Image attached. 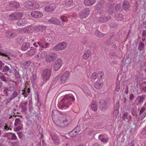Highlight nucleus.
Instances as JSON below:
<instances>
[{"instance_id": "nucleus-61", "label": "nucleus", "mask_w": 146, "mask_h": 146, "mask_svg": "<svg viewBox=\"0 0 146 146\" xmlns=\"http://www.w3.org/2000/svg\"><path fill=\"white\" fill-rule=\"evenodd\" d=\"M92 146H101L98 143H95Z\"/></svg>"}, {"instance_id": "nucleus-62", "label": "nucleus", "mask_w": 146, "mask_h": 146, "mask_svg": "<svg viewBox=\"0 0 146 146\" xmlns=\"http://www.w3.org/2000/svg\"><path fill=\"white\" fill-rule=\"evenodd\" d=\"M120 5L119 4H118L116 5V9H117V8L118 9H119V7L120 8Z\"/></svg>"}, {"instance_id": "nucleus-52", "label": "nucleus", "mask_w": 146, "mask_h": 146, "mask_svg": "<svg viewBox=\"0 0 146 146\" xmlns=\"http://www.w3.org/2000/svg\"><path fill=\"white\" fill-rule=\"evenodd\" d=\"M0 79L3 82H6V79L3 76H0Z\"/></svg>"}, {"instance_id": "nucleus-46", "label": "nucleus", "mask_w": 146, "mask_h": 146, "mask_svg": "<svg viewBox=\"0 0 146 146\" xmlns=\"http://www.w3.org/2000/svg\"><path fill=\"white\" fill-rule=\"evenodd\" d=\"M66 3H67V5H71L73 4V1L72 0H68L66 1Z\"/></svg>"}, {"instance_id": "nucleus-63", "label": "nucleus", "mask_w": 146, "mask_h": 146, "mask_svg": "<svg viewBox=\"0 0 146 146\" xmlns=\"http://www.w3.org/2000/svg\"><path fill=\"white\" fill-rule=\"evenodd\" d=\"M3 63L0 61V67H1L3 65Z\"/></svg>"}, {"instance_id": "nucleus-7", "label": "nucleus", "mask_w": 146, "mask_h": 146, "mask_svg": "<svg viewBox=\"0 0 146 146\" xmlns=\"http://www.w3.org/2000/svg\"><path fill=\"white\" fill-rule=\"evenodd\" d=\"M90 10L88 8H86L83 10L79 13V17L81 19L86 18L89 14Z\"/></svg>"}, {"instance_id": "nucleus-27", "label": "nucleus", "mask_w": 146, "mask_h": 146, "mask_svg": "<svg viewBox=\"0 0 146 146\" xmlns=\"http://www.w3.org/2000/svg\"><path fill=\"white\" fill-rule=\"evenodd\" d=\"M123 117L124 120L128 121L131 119V116L127 113H126L123 114Z\"/></svg>"}, {"instance_id": "nucleus-9", "label": "nucleus", "mask_w": 146, "mask_h": 146, "mask_svg": "<svg viewBox=\"0 0 146 146\" xmlns=\"http://www.w3.org/2000/svg\"><path fill=\"white\" fill-rule=\"evenodd\" d=\"M58 125L64 126L68 124V122L66 117L64 116H61L59 118L56 122Z\"/></svg>"}, {"instance_id": "nucleus-20", "label": "nucleus", "mask_w": 146, "mask_h": 146, "mask_svg": "<svg viewBox=\"0 0 146 146\" xmlns=\"http://www.w3.org/2000/svg\"><path fill=\"white\" fill-rule=\"evenodd\" d=\"M27 21L25 19L19 20L17 22V25L19 26H23L27 23Z\"/></svg>"}, {"instance_id": "nucleus-60", "label": "nucleus", "mask_w": 146, "mask_h": 146, "mask_svg": "<svg viewBox=\"0 0 146 146\" xmlns=\"http://www.w3.org/2000/svg\"><path fill=\"white\" fill-rule=\"evenodd\" d=\"M98 33L99 34V35L100 36V34H101V33L100 32L98 31H96L95 32V34L96 35L98 36V35H97L96 34L97 33Z\"/></svg>"}, {"instance_id": "nucleus-38", "label": "nucleus", "mask_w": 146, "mask_h": 146, "mask_svg": "<svg viewBox=\"0 0 146 146\" xmlns=\"http://www.w3.org/2000/svg\"><path fill=\"white\" fill-rule=\"evenodd\" d=\"M137 98L139 100V103H141L143 102V100L144 99V97L143 96H138Z\"/></svg>"}, {"instance_id": "nucleus-11", "label": "nucleus", "mask_w": 146, "mask_h": 146, "mask_svg": "<svg viewBox=\"0 0 146 146\" xmlns=\"http://www.w3.org/2000/svg\"><path fill=\"white\" fill-rule=\"evenodd\" d=\"M56 7V5L54 4H51L46 6L44 8V10L46 12H50L54 10Z\"/></svg>"}, {"instance_id": "nucleus-58", "label": "nucleus", "mask_w": 146, "mask_h": 146, "mask_svg": "<svg viewBox=\"0 0 146 146\" xmlns=\"http://www.w3.org/2000/svg\"><path fill=\"white\" fill-rule=\"evenodd\" d=\"M49 45V44L48 43H45L44 44V48H47L48 47V46Z\"/></svg>"}, {"instance_id": "nucleus-55", "label": "nucleus", "mask_w": 146, "mask_h": 146, "mask_svg": "<svg viewBox=\"0 0 146 146\" xmlns=\"http://www.w3.org/2000/svg\"><path fill=\"white\" fill-rule=\"evenodd\" d=\"M17 93L15 92H14L12 94V96L13 97L15 98L17 96Z\"/></svg>"}, {"instance_id": "nucleus-39", "label": "nucleus", "mask_w": 146, "mask_h": 146, "mask_svg": "<svg viewBox=\"0 0 146 146\" xmlns=\"http://www.w3.org/2000/svg\"><path fill=\"white\" fill-rule=\"evenodd\" d=\"M4 129L7 131L8 130H11V126L10 125H9L8 124L5 123L4 127Z\"/></svg>"}, {"instance_id": "nucleus-12", "label": "nucleus", "mask_w": 146, "mask_h": 146, "mask_svg": "<svg viewBox=\"0 0 146 146\" xmlns=\"http://www.w3.org/2000/svg\"><path fill=\"white\" fill-rule=\"evenodd\" d=\"M80 130V127L77 126L73 130L70 132V135L72 137L75 136L79 132Z\"/></svg>"}, {"instance_id": "nucleus-56", "label": "nucleus", "mask_w": 146, "mask_h": 146, "mask_svg": "<svg viewBox=\"0 0 146 146\" xmlns=\"http://www.w3.org/2000/svg\"><path fill=\"white\" fill-rule=\"evenodd\" d=\"M128 86H126V90L125 91V93L126 94H127L128 92Z\"/></svg>"}, {"instance_id": "nucleus-50", "label": "nucleus", "mask_w": 146, "mask_h": 146, "mask_svg": "<svg viewBox=\"0 0 146 146\" xmlns=\"http://www.w3.org/2000/svg\"><path fill=\"white\" fill-rule=\"evenodd\" d=\"M0 55L1 56L5 57L8 58L9 59V56L4 53L2 52H0Z\"/></svg>"}, {"instance_id": "nucleus-5", "label": "nucleus", "mask_w": 146, "mask_h": 146, "mask_svg": "<svg viewBox=\"0 0 146 146\" xmlns=\"http://www.w3.org/2000/svg\"><path fill=\"white\" fill-rule=\"evenodd\" d=\"M51 70L50 69L44 70L42 73V79L44 81L48 80L51 75Z\"/></svg>"}, {"instance_id": "nucleus-16", "label": "nucleus", "mask_w": 146, "mask_h": 146, "mask_svg": "<svg viewBox=\"0 0 146 146\" xmlns=\"http://www.w3.org/2000/svg\"><path fill=\"white\" fill-rule=\"evenodd\" d=\"M49 22L50 23L56 25H59L60 24V21L56 18H51L49 20Z\"/></svg>"}, {"instance_id": "nucleus-30", "label": "nucleus", "mask_w": 146, "mask_h": 146, "mask_svg": "<svg viewBox=\"0 0 146 146\" xmlns=\"http://www.w3.org/2000/svg\"><path fill=\"white\" fill-rule=\"evenodd\" d=\"M91 108L94 111L97 110V105L96 102L95 101H92L91 104Z\"/></svg>"}, {"instance_id": "nucleus-35", "label": "nucleus", "mask_w": 146, "mask_h": 146, "mask_svg": "<svg viewBox=\"0 0 146 146\" xmlns=\"http://www.w3.org/2000/svg\"><path fill=\"white\" fill-rule=\"evenodd\" d=\"M115 18L117 21H122L123 19V18L122 15L119 14L115 16Z\"/></svg>"}, {"instance_id": "nucleus-24", "label": "nucleus", "mask_w": 146, "mask_h": 146, "mask_svg": "<svg viewBox=\"0 0 146 146\" xmlns=\"http://www.w3.org/2000/svg\"><path fill=\"white\" fill-rule=\"evenodd\" d=\"M36 50V48L29 50L27 52V54L30 56H33L35 54Z\"/></svg>"}, {"instance_id": "nucleus-17", "label": "nucleus", "mask_w": 146, "mask_h": 146, "mask_svg": "<svg viewBox=\"0 0 146 146\" xmlns=\"http://www.w3.org/2000/svg\"><path fill=\"white\" fill-rule=\"evenodd\" d=\"M100 103V108L102 111H104L107 107V103L104 100H101Z\"/></svg>"}, {"instance_id": "nucleus-15", "label": "nucleus", "mask_w": 146, "mask_h": 146, "mask_svg": "<svg viewBox=\"0 0 146 146\" xmlns=\"http://www.w3.org/2000/svg\"><path fill=\"white\" fill-rule=\"evenodd\" d=\"M96 2V0H84L83 3L87 6H90L94 4Z\"/></svg>"}, {"instance_id": "nucleus-34", "label": "nucleus", "mask_w": 146, "mask_h": 146, "mask_svg": "<svg viewBox=\"0 0 146 146\" xmlns=\"http://www.w3.org/2000/svg\"><path fill=\"white\" fill-rule=\"evenodd\" d=\"M27 102H25L23 103L21 105L22 110L23 111H24L26 110V106L27 105Z\"/></svg>"}, {"instance_id": "nucleus-25", "label": "nucleus", "mask_w": 146, "mask_h": 146, "mask_svg": "<svg viewBox=\"0 0 146 146\" xmlns=\"http://www.w3.org/2000/svg\"><path fill=\"white\" fill-rule=\"evenodd\" d=\"M54 57L52 55L49 54L46 57L45 60L47 62H52L54 60Z\"/></svg>"}, {"instance_id": "nucleus-14", "label": "nucleus", "mask_w": 146, "mask_h": 146, "mask_svg": "<svg viewBox=\"0 0 146 146\" xmlns=\"http://www.w3.org/2000/svg\"><path fill=\"white\" fill-rule=\"evenodd\" d=\"M98 138L101 142L105 143H107L109 141L108 138L105 134H102L100 135L98 137Z\"/></svg>"}, {"instance_id": "nucleus-54", "label": "nucleus", "mask_w": 146, "mask_h": 146, "mask_svg": "<svg viewBox=\"0 0 146 146\" xmlns=\"http://www.w3.org/2000/svg\"><path fill=\"white\" fill-rule=\"evenodd\" d=\"M37 44L42 48H44V47L42 43L40 41L37 42Z\"/></svg>"}, {"instance_id": "nucleus-45", "label": "nucleus", "mask_w": 146, "mask_h": 146, "mask_svg": "<svg viewBox=\"0 0 146 146\" xmlns=\"http://www.w3.org/2000/svg\"><path fill=\"white\" fill-rule=\"evenodd\" d=\"M22 129V127H21L20 126H18L15 129V131H20Z\"/></svg>"}, {"instance_id": "nucleus-47", "label": "nucleus", "mask_w": 146, "mask_h": 146, "mask_svg": "<svg viewBox=\"0 0 146 146\" xmlns=\"http://www.w3.org/2000/svg\"><path fill=\"white\" fill-rule=\"evenodd\" d=\"M13 135L11 137V139L12 140H15L17 139V137L15 134L12 133H10Z\"/></svg>"}, {"instance_id": "nucleus-18", "label": "nucleus", "mask_w": 146, "mask_h": 146, "mask_svg": "<svg viewBox=\"0 0 146 146\" xmlns=\"http://www.w3.org/2000/svg\"><path fill=\"white\" fill-rule=\"evenodd\" d=\"M91 54V52L89 50H86L83 53L82 58L86 60L89 58Z\"/></svg>"}, {"instance_id": "nucleus-51", "label": "nucleus", "mask_w": 146, "mask_h": 146, "mask_svg": "<svg viewBox=\"0 0 146 146\" xmlns=\"http://www.w3.org/2000/svg\"><path fill=\"white\" fill-rule=\"evenodd\" d=\"M99 74L100 75V77L101 79H102L104 78V73L103 72H100V73H99Z\"/></svg>"}, {"instance_id": "nucleus-36", "label": "nucleus", "mask_w": 146, "mask_h": 146, "mask_svg": "<svg viewBox=\"0 0 146 146\" xmlns=\"http://www.w3.org/2000/svg\"><path fill=\"white\" fill-rule=\"evenodd\" d=\"M68 17H69L66 16L62 15L60 17V19L63 22H66L68 21V20L67 18Z\"/></svg>"}, {"instance_id": "nucleus-1", "label": "nucleus", "mask_w": 146, "mask_h": 146, "mask_svg": "<svg viewBox=\"0 0 146 146\" xmlns=\"http://www.w3.org/2000/svg\"><path fill=\"white\" fill-rule=\"evenodd\" d=\"M75 99L73 95L69 94L65 96L61 100V107L60 108L64 107L68 108L72 104V102L74 101Z\"/></svg>"}, {"instance_id": "nucleus-26", "label": "nucleus", "mask_w": 146, "mask_h": 146, "mask_svg": "<svg viewBox=\"0 0 146 146\" xmlns=\"http://www.w3.org/2000/svg\"><path fill=\"white\" fill-rule=\"evenodd\" d=\"M30 47V44L29 42H26L23 43L21 47L22 50L25 51L28 49Z\"/></svg>"}, {"instance_id": "nucleus-31", "label": "nucleus", "mask_w": 146, "mask_h": 146, "mask_svg": "<svg viewBox=\"0 0 146 146\" xmlns=\"http://www.w3.org/2000/svg\"><path fill=\"white\" fill-rule=\"evenodd\" d=\"M98 73L96 72H94L92 73L90 77L91 80L94 81L95 80L98 76Z\"/></svg>"}, {"instance_id": "nucleus-53", "label": "nucleus", "mask_w": 146, "mask_h": 146, "mask_svg": "<svg viewBox=\"0 0 146 146\" xmlns=\"http://www.w3.org/2000/svg\"><path fill=\"white\" fill-rule=\"evenodd\" d=\"M145 108L142 107L141 108L139 113V115H141L145 110Z\"/></svg>"}, {"instance_id": "nucleus-3", "label": "nucleus", "mask_w": 146, "mask_h": 146, "mask_svg": "<svg viewBox=\"0 0 146 146\" xmlns=\"http://www.w3.org/2000/svg\"><path fill=\"white\" fill-rule=\"evenodd\" d=\"M67 46V44L65 42H60L54 46L53 48V50L56 51L62 50L65 49Z\"/></svg>"}, {"instance_id": "nucleus-49", "label": "nucleus", "mask_w": 146, "mask_h": 146, "mask_svg": "<svg viewBox=\"0 0 146 146\" xmlns=\"http://www.w3.org/2000/svg\"><path fill=\"white\" fill-rule=\"evenodd\" d=\"M17 134L19 136V138L21 139L23 136V134L21 132H19L17 133Z\"/></svg>"}, {"instance_id": "nucleus-19", "label": "nucleus", "mask_w": 146, "mask_h": 146, "mask_svg": "<svg viewBox=\"0 0 146 146\" xmlns=\"http://www.w3.org/2000/svg\"><path fill=\"white\" fill-rule=\"evenodd\" d=\"M51 137L55 144L58 145L60 143L58 137L57 135H51Z\"/></svg>"}, {"instance_id": "nucleus-2", "label": "nucleus", "mask_w": 146, "mask_h": 146, "mask_svg": "<svg viewBox=\"0 0 146 146\" xmlns=\"http://www.w3.org/2000/svg\"><path fill=\"white\" fill-rule=\"evenodd\" d=\"M24 5L28 9H38L40 7L38 3L35 1H27L24 3Z\"/></svg>"}, {"instance_id": "nucleus-21", "label": "nucleus", "mask_w": 146, "mask_h": 146, "mask_svg": "<svg viewBox=\"0 0 146 146\" xmlns=\"http://www.w3.org/2000/svg\"><path fill=\"white\" fill-rule=\"evenodd\" d=\"M9 5L10 7L15 8H18L20 6L18 2L14 1L9 2Z\"/></svg>"}, {"instance_id": "nucleus-64", "label": "nucleus", "mask_w": 146, "mask_h": 146, "mask_svg": "<svg viewBox=\"0 0 146 146\" xmlns=\"http://www.w3.org/2000/svg\"><path fill=\"white\" fill-rule=\"evenodd\" d=\"M127 146H134L133 144H129Z\"/></svg>"}, {"instance_id": "nucleus-42", "label": "nucleus", "mask_w": 146, "mask_h": 146, "mask_svg": "<svg viewBox=\"0 0 146 146\" xmlns=\"http://www.w3.org/2000/svg\"><path fill=\"white\" fill-rule=\"evenodd\" d=\"M36 79V76L35 74H33L32 76L31 77V81L33 82L35 81Z\"/></svg>"}, {"instance_id": "nucleus-57", "label": "nucleus", "mask_w": 146, "mask_h": 146, "mask_svg": "<svg viewBox=\"0 0 146 146\" xmlns=\"http://www.w3.org/2000/svg\"><path fill=\"white\" fill-rule=\"evenodd\" d=\"M33 45L36 47L37 48L38 47V44H37V42H35L33 44Z\"/></svg>"}, {"instance_id": "nucleus-48", "label": "nucleus", "mask_w": 146, "mask_h": 146, "mask_svg": "<svg viewBox=\"0 0 146 146\" xmlns=\"http://www.w3.org/2000/svg\"><path fill=\"white\" fill-rule=\"evenodd\" d=\"M141 134H142L143 135L146 134V126L143 129L142 131L141 132Z\"/></svg>"}, {"instance_id": "nucleus-4", "label": "nucleus", "mask_w": 146, "mask_h": 146, "mask_svg": "<svg viewBox=\"0 0 146 146\" xmlns=\"http://www.w3.org/2000/svg\"><path fill=\"white\" fill-rule=\"evenodd\" d=\"M47 52L45 51H40L36 54L34 58L37 60H40L44 59L47 56Z\"/></svg>"}, {"instance_id": "nucleus-23", "label": "nucleus", "mask_w": 146, "mask_h": 146, "mask_svg": "<svg viewBox=\"0 0 146 146\" xmlns=\"http://www.w3.org/2000/svg\"><path fill=\"white\" fill-rule=\"evenodd\" d=\"M2 72H8V71L10 73L9 74H7V73H5V74H6L8 76H9L10 75H11V73H12V72L11 71V70H9L10 69L9 68V67L7 66H5L3 67V68H2Z\"/></svg>"}, {"instance_id": "nucleus-44", "label": "nucleus", "mask_w": 146, "mask_h": 146, "mask_svg": "<svg viewBox=\"0 0 146 146\" xmlns=\"http://www.w3.org/2000/svg\"><path fill=\"white\" fill-rule=\"evenodd\" d=\"M31 62L30 61H26L23 62V64L24 66H28L31 64Z\"/></svg>"}, {"instance_id": "nucleus-40", "label": "nucleus", "mask_w": 146, "mask_h": 146, "mask_svg": "<svg viewBox=\"0 0 146 146\" xmlns=\"http://www.w3.org/2000/svg\"><path fill=\"white\" fill-rule=\"evenodd\" d=\"M21 121H20V119L19 118H17L16 119L15 121V122L14 123V125L15 126H17L19 124Z\"/></svg>"}, {"instance_id": "nucleus-13", "label": "nucleus", "mask_w": 146, "mask_h": 146, "mask_svg": "<svg viewBox=\"0 0 146 146\" xmlns=\"http://www.w3.org/2000/svg\"><path fill=\"white\" fill-rule=\"evenodd\" d=\"M32 16L35 18H40L43 16V14L41 12L38 11H33L31 13Z\"/></svg>"}, {"instance_id": "nucleus-8", "label": "nucleus", "mask_w": 146, "mask_h": 146, "mask_svg": "<svg viewBox=\"0 0 146 146\" xmlns=\"http://www.w3.org/2000/svg\"><path fill=\"white\" fill-rule=\"evenodd\" d=\"M62 61L61 59H57L54 64L53 70L55 71L58 70L62 66Z\"/></svg>"}, {"instance_id": "nucleus-6", "label": "nucleus", "mask_w": 146, "mask_h": 146, "mask_svg": "<svg viewBox=\"0 0 146 146\" xmlns=\"http://www.w3.org/2000/svg\"><path fill=\"white\" fill-rule=\"evenodd\" d=\"M22 17V13L19 12H15L10 15L9 16V19L11 21L17 20Z\"/></svg>"}, {"instance_id": "nucleus-37", "label": "nucleus", "mask_w": 146, "mask_h": 146, "mask_svg": "<svg viewBox=\"0 0 146 146\" xmlns=\"http://www.w3.org/2000/svg\"><path fill=\"white\" fill-rule=\"evenodd\" d=\"M31 26L27 27L24 29V31L25 32L27 33L31 32Z\"/></svg>"}, {"instance_id": "nucleus-33", "label": "nucleus", "mask_w": 146, "mask_h": 146, "mask_svg": "<svg viewBox=\"0 0 146 146\" xmlns=\"http://www.w3.org/2000/svg\"><path fill=\"white\" fill-rule=\"evenodd\" d=\"M115 90V91L117 92H119L120 91V83L118 81L116 83Z\"/></svg>"}, {"instance_id": "nucleus-28", "label": "nucleus", "mask_w": 146, "mask_h": 146, "mask_svg": "<svg viewBox=\"0 0 146 146\" xmlns=\"http://www.w3.org/2000/svg\"><path fill=\"white\" fill-rule=\"evenodd\" d=\"M30 90L29 88H28L26 90H22V94L24 96L25 98H26L27 96L30 92Z\"/></svg>"}, {"instance_id": "nucleus-43", "label": "nucleus", "mask_w": 146, "mask_h": 146, "mask_svg": "<svg viewBox=\"0 0 146 146\" xmlns=\"http://www.w3.org/2000/svg\"><path fill=\"white\" fill-rule=\"evenodd\" d=\"M37 28L38 30L41 31H42L45 29V27L42 25L38 26Z\"/></svg>"}, {"instance_id": "nucleus-41", "label": "nucleus", "mask_w": 146, "mask_h": 146, "mask_svg": "<svg viewBox=\"0 0 146 146\" xmlns=\"http://www.w3.org/2000/svg\"><path fill=\"white\" fill-rule=\"evenodd\" d=\"M62 146H72L71 144L70 141L66 142L63 143Z\"/></svg>"}, {"instance_id": "nucleus-22", "label": "nucleus", "mask_w": 146, "mask_h": 146, "mask_svg": "<svg viewBox=\"0 0 146 146\" xmlns=\"http://www.w3.org/2000/svg\"><path fill=\"white\" fill-rule=\"evenodd\" d=\"M103 85L102 82L96 81L94 84V87L97 89H99L102 87Z\"/></svg>"}, {"instance_id": "nucleus-10", "label": "nucleus", "mask_w": 146, "mask_h": 146, "mask_svg": "<svg viewBox=\"0 0 146 146\" xmlns=\"http://www.w3.org/2000/svg\"><path fill=\"white\" fill-rule=\"evenodd\" d=\"M69 72L68 71L65 72L63 74L61 78V83H64L69 79Z\"/></svg>"}, {"instance_id": "nucleus-29", "label": "nucleus", "mask_w": 146, "mask_h": 146, "mask_svg": "<svg viewBox=\"0 0 146 146\" xmlns=\"http://www.w3.org/2000/svg\"><path fill=\"white\" fill-rule=\"evenodd\" d=\"M98 21L101 23L106 22L107 21V19L104 16L102 15L100 17H99L98 19Z\"/></svg>"}, {"instance_id": "nucleus-32", "label": "nucleus", "mask_w": 146, "mask_h": 146, "mask_svg": "<svg viewBox=\"0 0 146 146\" xmlns=\"http://www.w3.org/2000/svg\"><path fill=\"white\" fill-rule=\"evenodd\" d=\"M123 6L124 9L125 10H127L129 7V5L128 2L126 1H124L123 4Z\"/></svg>"}, {"instance_id": "nucleus-59", "label": "nucleus", "mask_w": 146, "mask_h": 146, "mask_svg": "<svg viewBox=\"0 0 146 146\" xmlns=\"http://www.w3.org/2000/svg\"><path fill=\"white\" fill-rule=\"evenodd\" d=\"M134 97V96L133 94H131L129 96V98L130 100H132Z\"/></svg>"}]
</instances>
